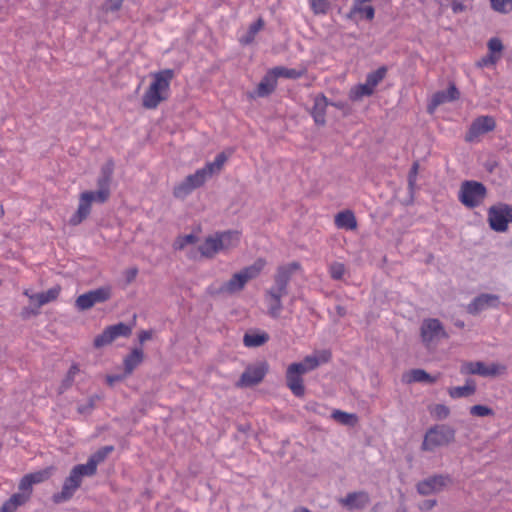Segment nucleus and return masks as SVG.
<instances>
[{
    "label": "nucleus",
    "mask_w": 512,
    "mask_h": 512,
    "mask_svg": "<svg viewBox=\"0 0 512 512\" xmlns=\"http://www.w3.org/2000/svg\"><path fill=\"white\" fill-rule=\"evenodd\" d=\"M328 105L339 107L336 104L328 102V99L324 94H319L314 98L311 116L317 125L323 126L326 123V109Z\"/></svg>",
    "instance_id": "nucleus-20"
},
{
    "label": "nucleus",
    "mask_w": 512,
    "mask_h": 512,
    "mask_svg": "<svg viewBox=\"0 0 512 512\" xmlns=\"http://www.w3.org/2000/svg\"><path fill=\"white\" fill-rule=\"evenodd\" d=\"M496 128V121L493 116L482 115L475 118L469 126L466 134L465 141L468 143L475 142L478 138Z\"/></svg>",
    "instance_id": "nucleus-10"
},
{
    "label": "nucleus",
    "mask_w": 512,
    "mask_h": 512,
    "mask_svg": "<svg viewBox=\"0 0 512 512\" xmlns=\"http://www.w3.org/2000/svg\"><path fill=\"white\" fill-rule=\"evenodd\" d=\"M226 161V154L224 152H221L216 155L215 159L212 162L206 163V165L200 169L205 172V176L208 179L212 177L214 174L219 173L222 170Z\"/></svg>",
    "instance_id": "nucleus-30"
},
{
    "label": "nucleus",
    "mask_w": 512,
    "mask_h": 512,
    "mask_svg": "<svg viewBox=\"0 0 512 512\" xmlns=\"http://www.w3.org/2000/svg\"><path fill=\"white\" fill-rule=\"evenodd\" d=\"M499 296L482 293L475 297L466 307L467 313L477 315L487 308H496L499 305Z\"/></svg>",
    "instance_id": "nucleus-14"
},
{
    "label": "nucleus",
    "mask_w": 512,
    "mask_h": 512,
    "mask_svg": "<svg viewBox=\"0 0 512 512\" xmlns=\"http://www.w3.org/2000/svg\"><path fill=\"white\" fill-rule=\"evenodd\" d=\"M124 0H105V8L107 11L116 12L122 7Z\"/></svg>",
    "instance_id": "nucleus-57"
},
{
    "label": "nucleus",
    "mask_w": 512,
    "mask_h": 512,
    "mask_svg": "<svg viewBox=\"0 0 512 512\" xmlns=\"http://www.w3.org/2000/svg\"><path fill=\"white\" fill-rule=\"evenodd\" d=\"M277 86V78L273 73V70H269L262 78L257 86L256 93L259 97H266L270 95Z\"/></svg>",
    "instance_id": "nucleus-23"
},
{
    "label": "nucleus",
    "mask_w": 512,
    "mask_h": 512,
    "mask_svg": "<svg viewBox=\"0 0 512 512\" xmlns=\"http://www.w3.org/2000/svg\"><path fill=\"white\" fill-rule=\"evenodd\" d=\"M110 297V287H99L78 296L75 305L79 310L84 311L90 309L97 303H103L109 300Z\"/></svg>",
    "instance_id": "nucleus-11"
},
{
    "label": "nucleus",
    "mask_w": 512,
    "mask_h": 512,
    "mask_svg": "<svg viewBox=\"0 0 512 512\" xmlns=\"http://www.w3.org/2000/svg\"><path fill=\"white\" fill-rule=\"evenodd\" d=\"M476 391V385L473 380H467L465 385L449 388L448 394L453 399L469 397Z\"/></svg>",
    "instance_id": "nucleus-32"
},
{
    "label": "nucleus",
    "mask_w": 512,
    "mask_h": 512,
    "mask_svg": "<svg viewBox=\"0 0 512 512\" xmlns=\"http://www.w3.org/2000/svg\"><path fill=\"white\" fill-rule=\"evenodd\" d=\"M29 500L27 494L14 493L0 507V512H15Z\"/></svg>",
    "instance_id": "nucleus-29"
},
{
    "label": "nucleus",
    "mask_w": 512,
    "mask_h": 512,
    "mask_svg": "<svg viewBox=\"0 0 512 512\" xmlns=\"http://www.w3.org/2000/svg\"><path fill=\"white\" fill-rule=\"evenodd\" d=\"M220 251H227L232 248H235L240 241V235L237 231H223V232H216L215 233Z\"/></svg>",
    "instance_id": "nucleus-22"
},
{
    "label": "nucleus",
    "mask_w": 512,
    "mask_h": 512,
    "mask_svg": "<svg viewBox=\"0 0 512 512\" xmlns=\"http://www.w3.org/2000/svg\"><path fill=\"white\" fill-rule=\"evenodd\" d=\"M268 372V364L263 361L255 365H249L242 373L235 386L238 388L252 387L264 379Z\"/></svg>",
    "instance_id": "nucleus-8"
},
{
    "label": "nucleus",
    "mask_w": 512,
    "mask_h": 512,
    "mask_svg": "<svg viewBox=\"0 0 512 512\" xmlns=\"http://www.w3.org/2000/svg\"><path fill=\"white\" fill-rule=\"evenodd\" d=\"M137 274H138L137 268H130L129 270H127V280L129 282L134 280L135 277L137 276Z\"/></svg>",
    "instance_id": "nucleus-63"
},
{
    "label": "nucleus",
    "mask_w": 512,
    "mask_h": 512,
    "mask_svg": "<svg viewBox=\"0 0 512 512\" xmlns=\"http://www.w3.org/2000/svg\"><path fill=\"white\" fill-rule=\"evenodd\" d=\"M370 502V496L366 491L351 492L345 498L340 499V503L349 510L364 509Z\"/></svg>",
    "instance_id": "nucleus-17"
},
{
    "label": "nucleus",
    "mask_w": 512,
    "mask_h": 512,
    "mask_svg": "<svg viewBox=\"0 0 512 512\" xmlns=\"http://www.w3.org/2000/svg\"><path fill=\"white\" fill-rule=\"evenodd\" d=\"M299 269H300V264L295 261L279 266L274 275V284L269 289L287 295L288 294V284L292 278V275Z\"/></svg>",
    "instance_id": "nucleus-12"
},
{
    "label": "nucleus",
    "mask_w": 512,
    "mask_h": 512,
    "mask_svg": "<svg viewBox=\"0 0 512 512\" xmlns=\"http://www.w3.org/2000/svg\"><path fill=\"white\" fill-rule=\"evenodd\" d=\"M100 399L101 397L97 394L90 396L85 403L79 404L77 406L78 413L83 415L90 414L94 410L96 402Z\"/></svg>",
    "instance_id": "nucleus-44"
},
{
    "label": "nucleus",
    "mask_w": 512,
    "mask_h": 512,
    "mask_svg": "<svg viewBox=\"0 0 512 512\" xmlns=\"http://www.w3.org/2000/svg\"><path fill=\"white\" fill-rule=\"evenodd\" d=\"M84 476H93L88 472L83 464H78L72 468L69 476L64 480L61 491L52 496V500L56 504H61L70 500L78 488L81 486Z\"/></svg>",
    "instance_id": "nucleus-4"
},
{
    "label": "nucleus",
    "mask_w": 512,
    "mask_h": 512,
    "mask_svg": "<svg viewBox=\"0 0 512 512\" xmlns=\"http://www.w3.org/2000/svg\"><path fill=\"white\" fill-rule=\"evenodd\" d=\"M198 250L205 258H213L217 253L221 252L216 235L206 237L204 242L198 247Z\"/></svg>",
    "instance_id": "nucleus-28"
},
{
    "label": "nucleus",
    "mask_w": 512,
    "mask_h": 512,
    "mask_svg": "<svg viewBox=\"0 0 512 512\" xmlns=\"http://www.w3.org/2000/svg\"><path fill=\"white\" fill-rule=\"evenodd\" d=\"M437 337L447 338L442 323L436 318H430L423 321L421 325V338L426 344L430 343Z\"/></svg>",
    "instance_id": "nucleus-15"
},
{
    "label": "nucleus",
    "mask_w": 512,
    "mask_h": 512,
    "mask_svg": "<svg viewBox=\"0 0 512 512\" xmlns=\"http://www.w3.org/2000/svg\"><path fill=\"white\" fill-rule=\"evenodd\" d=\"M403 380L406 383H415V382H425V383H435L437 381L436 376H431L425 370L417 368L412 369L408 373L403 376Z\"/></svg>",
    "instance_id": "nucleus-27"
},
{
    "label": "nucleus",
    "mask_w": 512,
    "mask_h": 512,
    "mask_svg": "<svg viewBox=\"0 0 512 512\" xmlns=\"http://www.w3.org/2000/svg\"><path fill=\"white\" fill-rule=\"evenodd\" d=\"M352 13L360 14L362 15L366 20H373L375 16V9L371 5H358L356 2H354L352 7Z\"/></svg>",
    "instance_id": "nucleus-41"
},
{
    "label": "nucleus",
    "mask_w": 512,
    "mask_h": 512,
    "mask_svg": "<svg viewBox=\"0 0 512 512\" xmlns=\"http://www.w3.org/2000/svg\"><path fill=\"white\" fill-rule=\"evenodd\" d=\"M418 163L415 162L413 163L411 169H410V172H409V175H408V184L409 186L412 188L416 182V177H417V174H418Z\"/></svg>",
    "instance_id": "nucleus-59"
},
{
    "label": "nucleus",
    "mask_w": 512,
    "mask_h": 512,
    "mask_svg": "<svg viewBox=\"0 0 512 512\" xmlns=\"http://www.w3.org/2000/svg\"><path fill=\"white\" fill-rule=\"evenodd\" d=\"M329 358V354L324 352L321 359L317 358L316 356H306L303 361L301 362H295L294 365H299L301 368H299L300 372L305 374L309 371H312L316 369L321 362H327Z\"/></svg>",
    "instance_id": "nucleus-31"
},
{
    "label": "nucleus",
    "mask_w": 512,
    "mask_h": 512,
    "mask_svg": "<svg viewBox=\"0 0 512 512\" xmlns=\"http://www.w3.org/2000/svg\"><path fill=\"white\" fill-rule=\"evenodd\" d=\"M91 194L81 193L79 197V204L76 212L69 219L72 226H77L82 223L91 212Z\"/></svg>",
    "instance_id": "nucleus-19"
},
{
    "label": "nucleus",
    "mask_w": 512,
    "mask_h": 512,
    "mask_svg": "<svg viewBox=\"0 0 512 512\" xmlns=\"http://www.w3.org/2000/svg\"><path fill=\"white\" fill-rule=\"evenodd\" d=\"M111 181H112V179H109V178H106V177H103L100 175L97 179L98 190L106 191L107 193L110 194Z\"/></svg>",
    "instance_id": "nucleus-56"
},
{
    "label": "nucleus",
    "mask_w": 512,
    "mask_h": 512,
    "mask_svg": "<svg viewBox=\"0 0 512 512\" xmlns=\"http://www.w3.org/2000/svg\"><path fill=\"white\" fill-rule=\"evenodd\" d=\"M487 189L481 182L474 180L464 181L459 190L458 199L467 208L478 207L485 199Z\"/></svg>",
    "instance_id": "nucleus-5"
},
{
    "label": "nucleus",
    "mask_w": 512,
    "mask_h": 512,
    "mask_svg": "<svg viewBox=\"0 0 512 512\" xmlns=\"http://www.w3.org/2000/svg\"><path fill=\"white\" fill-rule=\"evenodd\" d=\"M60 291H61L60 287L55 286V287L48 289L45 292L32 294V296H30V300H32V301L37 300L38 307H41L47 303H50V302L56 300L60 294Z\"/></svg>",
    "instance_id": "nucleus-33"
},
{
    "label": "nucleus",
    "mask_w": 512,
    "mask_h": 512,
    "mask_svg": "<svg viewBox=\"0 0 512 512\" xmlns=\"http://www.w3.org/2000/svg\"><path fill=\"white\" fill-rule=\"evenodd\" d=\"M451 8L454 13H460L464 11L465 6L458 0H452Z\"/></svg>",
    "instance_id": "nucleus-62"
},
{
    "label": "nucleus",
    "mask_w": 512,
    "mask_h": 512,
    "mask_svg": "<svg viewBox=\"0 0 512 512\" xmlns=\"http://www.w3.org/2000/svg\"><path fill=\"white\" fill-rule=\"evenodd\" d=\"M264 21L262 18H259L257 21L253 22L246 33V35L241 39L243 44H250L254 41L256 34L263 28Z\"/></svg>",
    "instance_id": "nucleus-39"
},
{
    "label": "nucleus",
    "mask_w": 512,
    "mask_h": 512,
    "mask_svg": "<svg viewBox=\"0 0 512 512\" xmlns=\"http://www.w3.org/2000/svg\"><path fill=\"white\" fill-rule=\"evenodd\" d=\"M299 365L290 364L286 371V385L291 390L294 396L303 397L305 394V387L303 384V373L300 372Z\"/></svg>",
    "instance_id": "nucleus-16"
},
{
    "label": "nucleus",
    "mask_w": 512,
    "mask_h": 512,
    "mask_svg": "<svg viewBox=\"0 0 512 512\" xmlns=\"http://www.w3.org/2000/svg\"><path fill=\"white\" fill-rule=\"evenodd\" d=\"M113 172H114V163H113V161L109 160V161H107V163H105L102 166L100 175L103 177L112 179Z\"/></svg>",
    "instance_id": "nucleus-55"
},
{
    "label": "nucleus",
    "mask_w": 512,
    "mask_h": 512,
    "mask_svg": "<svg viewBox=\"0 0 512 512\" xmlns=\"http://www.w3.org/2000/svg\"><path fill=\"white\" fill-rule=\"evenodd\" d=\"M197 240H198V238L194 234H188V235H185V236H180L175 241L174 248L176 250H182L187 245L196 243Z\"/></svg>",
    "instance_id": "nucleus-49"
},
{
    "label": "nucleus",
    "mask_w": 512,
    "mask_h": 512,
    "mask_svg": "<svg viewBox=\"0 0 512 512\" xmlns=\"http://www.w3.org/2000/svg\"><path fill=\"white\" fill-rule=\"evenodd\" d=\"M286 296V294L268 289L265 293V302L267 304L268 315L274 319L279 318L282 310V298Z\"/></svg>",
    "instance_id": "nucleus-21"
},
{
    "label": "nucleus",
    "mask_w": 512,
    "mask_h": 512,
    "mask_svg": "<svg viewBox=\"0 0 512 512\" xmlns=\"http://www.w3.org/2000/svg\"><path fill=\"white\" fill-rule=\"evenodd\" d=\"M194 188L188 183L187 180H183L177 184L173 189V195L175 198L184 199L193 192Z\"/></svg>",
    "instance_id": "nucleus-42"
},
{
    "label": "nucleus",
    "mask_w": 512,
    "mask_h": 512,
    "mask_svg": "<svg viewBox=\"0 0 512 512\" xmlns=\"http://www.w3.org/2000/svg\"><path fill=\"white\" fill-rule=\"evenodd\" d=\"M512 222V204L498 203L488 209V223L495 232H506Z\"/></svg>",
    "instance_id": "nucleus-6"
},
{
    "label": "nucleus",
    "mask_w": 512,
    "mask_h": 512,
    "mask_svg": "<svg viewBox=\"0 0 512 512\" xmlns=\"http://www.w3.org/2000/svg\"><path fill=\"white\" fill-rule=\"evenodd\" d=\"M386 73L387 68L381 66L377 70L368 73L365 81L375 90L376 86L385 78Z\"/></svg>",
    "instance_id": "nucleus-38"
},
{
    "label": "nucleus",
    "mask_w": 512,
    "mask_h": 512,
    "mask_svg": "<svg viewBox=\"0 0 512 512\" xmlns=\"http://www.w3.org/2000/svg\"><path fill=\"white\" fill-rule=\"evenodd\" d=\"M79 372H80L79 365L72 364L71 367L69 368L65 378L63 379V381L61 383L60 388L62 391L67 390L68 388H70L72 386L74 379Z\"/></svg>",
    "instance_id": "nucleus-45"
},
{
    "label": "nucleus",
    "mask_w": 512,
    "mask_h": 512,
    "mask_svg": "<svg viewBox=\"0 0 512 512\" xmlns=\"http://www.w3.org/2000/svg\"><path fill=\"white\" fill-rule=\"evenodd\" d=\"M132 332V328L123 323L119 322L115 325H111L106 327L103 332L97 335L94 339V347L102 348L110 343H112L118 337H128Z\"/></svg>",
    "instance_id": "nucleus-9"
},
{
    "label": "nucleus",
    "mask_w": 512,
    "mask_h": 512,
    "mask_svg": "<svg viewBox=\"0 0 512 512\" xmlns=\"http://www.w3.org/2000/svg\"><path fill=\"white\" fill-rule=\"evenodd\" d=\"M460 97V92L457 89L454 83H450L447 90L436 92L429 104V110L433 111L436 107L447 103L458 100Z\"/></svg>",
    "instance_id": "nucleus-18"
},
{
    "label": "nucleus",
    "mask_w": 512,
    "mask_h": 512,
    "mask_svg": "<svg viewBox=\"0 0 512 512\" xmlns=\"http://www.w3.org/2000/svg\"><path fill=\"white\" fill-rule=\"evenodd\" d=\"M265 265L266 261L263 258L256 259L253 264L244 267L237 273H234L228 281L222 283L212 293L227 296L241 292L250 280L257 278L260 275Z\"/></svg>",
    "instance_id": "nucleus-2"
},
{
    "label": "nucleus",
    "mask_w": 512,
    "mask_h": 512,
    "mask_svg": "<svg viewBox=\"0 0 512 512\" xmlns=\"http://www.w3.org/2000/svg\"><path fill=\"white\" fill-rule=\"evenodd\" d=\"M456 430L447 424H436L430 427L424 436L421 449L434 451L438 447L447 446L454 442Z\"/></svg>",
    "instance_id": "nucleus-3"
},
{
    "label": "nucleus",
    "mask_w": 512,
    "mask_h": 512,
    "mask_svg": "<svg viewBox=\"0 0 512 512\" xmlns=\"http://www.w3.org/2000/svg\"><path fill=\"white\" fill-rule=\"evenodd\" d=\"M450 483H452V478L449 475L437 474L418 482L416 489L420 495L427 496L441 491Z\"/></svg>",
    "instance_id": "nucleus-13"
},
{
    "label": "nucleus",
    "mask_w": 512,
    "mask_h": 512,
    "mask_svg": "<svg viewBox=\"0 0 512 512\" xmlns=\"http://www.w3.org/2000/svg\"><path fill=\"white\" fill-rule=\"evenodd\" d=\"M331 417L335 421L346 426H354L357 422V416L355 414L347 413L338 409L332 412Z\"/></svg>",
    "instance_id": "nucleus-37"
},
{
    "label": "nucleus",
    "mask_w": 512,
    "mask_h": 512,
    "mask_svg": "<svg viewBox=\"0 0 512 512\" xmlns=\"http://www.w3.org/2000/svg\"><path fill=\"white\" fill-rule=\"evenodd\" d=\"M430 413L437 420H444L450 415V409L444 404H436Z\"/></svg>",
    "instance_id": "nucleus-48"
},
{
    "label": "nucleus",
    "mask_w": 512,
    "mask_h": 512,
    "mask_svg": "<svg viewBox=\"0 0 512 512\" xmlns=\"http://www.w3.org/2000/svg\"><path fill=\"white\" fill-rule=\"evenodd\" d=\"M144 353L141 348H134L124 358V376H129L143 362Z\"/></svg>",
    "instance_id": "nucleus-24"
},
{
    "label": "nucleus",
    "mask_w": 512,
    "mask_h": 512,
    "mask_svg": "<svg viewBox=\"0 0 512 512\" xmlns=\"http://www.w3.org/2000/svg\"><path fill=\"white\" fill-rule=\"evenodd\" d=\"M272 70L277 79L279 77H283V78H287V79H299L304 74L303 70L287 68L284 66H277V67L272 68Z\"/></svg>",
    "instance_id": "nucleus-36"
},
{
    "label": "nucleus",
    "mask_w": 512,
    "mask_h": 512,
    "mask_svg": "<svg viewBox=\"0 0 512 512\" xmlns=\"http://www.w3.org/2000/svg\"><path fill=\"white\" fill-rule=\"evenodd\" d=\"M437 505V500L435 499H427L419 504V509L423 511H429L433 509Z\"/></svg>",
    "instance_id": "nucleus-60"
},
{
    "label": "nucleus",
    "mask_w": 512,
    "mask_h": 512,
    "mask_svg": "<svg viewBox=\"0 0 512 512\" xmlns=\"http://www.w3.org/2000/svg\"><path fill=\"white\" fill-rule=\"evenodd\" d=\"M113 450V446H104L97 450L93 455H91L87 463L83 465L87 468L88 472H90L92 475H95L97 471V465L103 462Z\"/></svg>",
    "instance_id": "nucleus-25"
},
{
    "label": "nucleus",
    "mask_w": 512,
    "mask_h": 512,
    "mask_svg": "<svg viewBox=\"0 0 512 512\" xmlns=\"http://www.w3.org/2000/svg\"><path fill=\"white\" fill-rule=\"evenodd\" d=\"M497 57H495L494 55L492 54H489L483 58H481L478 62H477V66L479 67H486V66H489V65H493L496 63L497 61Z\"/></svg>",
    "instance_id": "nucleus-58"
},
{
    "label": "nucleus",
    "mask_w": 512,
    "mask_h": 512,
    "mask_svg": "<svg viewBox=\"0 0 512 512\" xmlns=\"http://www.w3.org/2000/svg\"><path fill=\"white\" fill-rule=\"evenodd\" d=\"M174 70L164 69L153 74V81L142 97V105L146 109H155L169 97L170 83L174 78Z\"/></svg>",
    "instance_id": "nucleus-1"
},
{
    "label": "nucleus",
    "mask_w": 512,
    "mask_h": 512,
    "mask_svg": "<svg viewBox=\"0 0 512 512\" xmlns=\"http://www.w3.org/2000/svg\"><path fill=\"white\" fill-rule=\"evenodd\" d=\"M84 194H91V201H95V202H98V203H104L106 202L109 197H110V194L107 193L106 191H102V190H97V191H85L83 192Z\"/></svg>",
    "instance_id": "nucleus-53"
},
{
    "label": "nucleus",
    "mask_w": 512,
    "mask_h": 512,
    "mask_svg": "<svg viewBox=\"0 0 512 512\" xmlns=\"http://www.w3.org/2000/svg\"><path fill=\"white\" fill-rule=\"evenodd\" d=\"M335 225L340 229L355 230L357 228V220L351 210H345L336 214Z\"/></svg>",
    "instance_id": "nucleus-26"
},
{
    "label": "nucleus",
    "mask_w": 512,
    "mask_h": 512,
    "mask_svg": "<svg viewBox=\"0 0 512 512\" xmlns=\"http://www.w3.org/2000/svg\"><path fill=\"white\" fill-rule=\"evenodd\" d=\"M492 8L503 14L512 11V0H490Z\"/></svg>",
    "instance_id": "nucleus-46"
},
{
    "label": "nucleus",
    "mask_w": 512,
    "mask_h": 512,
    "mask_svg": "<svg viewBox=\"0 0 512 512\" xmlns=\"http://www.w3.org/2000/svg\"><path fill=\"white\" fill-rule=\"evenodd\" d=\"M53 467H47L45 469L26 474L28 478L31 480L32 485L42 483L48 480L53 474Z\"/></svg>",
    "instance_id": "nucleus-40"
},
{
    "label": "nucleus",
    "mask_w": 512,
    "mask_h": 512,
    "mask_svg": "<svg viewBox=\"0 0 512 512\" xmlns=\"http://www.w3.org/2000/svg\"><path fill=\"white\" fill-rule=\"evenodd\" d=\"M151 338H152L151 330H142L138 335V339L141 344L150 340Z\"/></svg>",
    "instance_id": "nucleus-61"
},
{
    "label": "nucleus",
    "mask_w": 512,
    "mask_h": 512,
    "mask_svg": "<svg viewBox=\"0 0 512 512\" xmlns=\"http://www.w3.org/2000/svg\"><path fill=\"white\" fill-rule=\"evenodd\" d=\"M373 93L374 89L365 81V83H360L351 88L349 98L352 101H359L363 97L371 96Z\"/></svg>",
    "instance_id": "nucleus-34"
},
{
    "label": "nucleus",
    "mask_w": 512,
    "mask_h": 512,
    "mask_svg": "<svg viewBox=\"0 0 512 512\" xmlns=\"http://www.w3.org/2000/svg\"><path fill=\"white\" fill-rule=\"evenodd\" d=\"M506 366L500 363L486 365L482 361L465 362L461 367V373L480 375L482 377H496L505 374Z\"/></svg>",
    "instance_id": "nucleus-7"
},
{
    "label": "nucleus",
    "mask_w": 512,
    "mask_h": 512,
    "mask_svg": "<svg viewBox=\"0 0 512 512\" xmlns=\"http://www.w3.org/2000/svg\"><path fill=\"white\" fill-rule=\"evenodd\" d=\"M329 272L332 279L340 280L345 273V266L342 263L334 262L330 265Z\"/></svg>",
    "instance_id": "nucleus-50"
},
{
    "label": "nucleus",
    "mask_w": 512,
    "mask_h": 512,
    "mask_svg": "<svg viewBox=\"0 0 512 512\" xmlns=\"http://www.w3.org/2000/svg\"><path fill=\"white\" fill-rule=\"evenodd\" d=\"M310 5L315 14H325L329 8L328 0H310Z\"/></svg>",
    "instance_id": "nucleus-51"
},
{
    "label": "nucleus",
    "mask_w": 512,
    "mask_h": 512,
    "mask_svg": "<svg viewBox=\"0 0 512 512\" xmlns=\"http://www.w3.org/2000/svg\"><path fill=\"white\" fill-rule=\"evenodd\" d=\"M20 494H27L29 498L32 494L33 485L27 475L23 476L18 485Z\"/></svg>",
    "instance_id": "nucleus-52"
},
{
    "label": "nucleus",
    "mask_w": 512,
    "mask_h": 512,
    "mask_svg": "<svg viewBox=\"0 0 512 512\" xmlns=\"http://www.w3.org/2000/svg\"><path fill=\"white\" fill-rule=\"evenodd\" d=\"M292 512H312L306 507H297Z\"/></svg>",
    "instance_id": "nucleus-64"
},
{
    "label": "nucleus",
    "mask_w": 512,
    "mask_h": 512,
    "mask_svg": "<svg viewBox=\"0 0 512 512\" xmlns=\"http://www.w3.org/2000/svg\"><path fill=\"white\" fill-rule=\"evenodd\" d=\"M488 49L489 51L493 53H500L503 50V44L502 41L497 38L493 37L488 41Z\"/></svg>",
    "instance_id": "nucleus-54"
},
{
    "label": "nucleus",
    "mask_w": 512,
    "mask_h": 512,
    "mask_svg": "<svg viewBox=\"0 0 512 512\" xmlns=\"http://www.w3.org/2000/svg\"><path fill=\"white\" fill-rule=\"evenodd\" d=\"M269 340V335L266 332L262 333H245L243 343L246 347H259Z\"/></svg>",
    "instance_id": "nucleus-35"
},
{
    "label": "nucleus",
    "mask_w": 512,
    "mask_h": 512,
    "mask_svg": "<svg viewBox=\"0 0 512 512\" xmlns=\"http://www.w3.org/2000/svg\"><path fill=\"white\" fill-rule=\"evenodd\" d=\"M185 180L192 186V188L197 189L201 187L206 181L207 178L205 176V172L201 169H197L195 173L188 175Z\"/></svg>",
    "instance_id": "nucleus-43"
},
{
    "label": "nucleus",
    "mask_w": 512,
    "mask_h": 512,
    "mask_svg": "<svg viewBox=\"0 0 512 512\" xmlns=\"http://www.w3.org/2000/svg\"><path fill=\"white\" fill-rule=\"evenodd\" d=\"M469 412L472 416H477V417H487V416L494 415L493 409L489 408L488 406L480 405V404L471 406L469 409Z\"/></svg>",
    "instance_id": "nucleus-47"
}]
</instances>
